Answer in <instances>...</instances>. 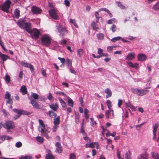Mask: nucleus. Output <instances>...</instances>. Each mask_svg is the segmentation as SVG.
<instances>
[{
  "mask_svg": "<svg viewBox=\"0 0 159 159\" xmlns=\"http://www.w3.org/2000/svg\"><path fill=\"white\" fill-rule=\"evenodd\" d=\"M39 125L38 129L39 132H40L42 135L45 136L47 139H48L49 137L48 134L51 131L50 128L45 127V125L42 120H39Z\"/></svg>",
  "mask_w": 159,
  "mask_h": 159,
  "instance_id": "f257e3e1",
  "label": "nucleus"
},
{
  "mask_svg": "<svg viewBox=\"0 0 159 159\" xmlns=\"http://www.w3.org/2000/svg\"><path fill=\"white\" fill-rule=\"evenodd\" d=\"M39 125L38 129L39 132H40L42 135L45 136L47 139H48L49 137L48 134L51 131L50 128L45 127V125L42 120H39Z\"/></svg>",
  "mask_w": 159,
  "mask_h": 159,
  "instance_id": "f03ea898",
  "label": "nucleus"
},
{
  "mask_svg": "<svg viewBox=\"0 0 159 159\" xmlns=\"http://www.w3.org/2000/svg\"><path fill=\"white\" fill-rule=\"evenodd\" d=\"M26 31L30 34L31 36L33 39H38L40 34V31L37 29L33 28L31 30L30 26L27 30Z\"/></svg>",
  "mask_w": 159,
  "mask_h": 159,
  "instance_id": "7ed1b4c3",
  "label": "nucleus"
},
{
  "mask_svg": "<svg viewBox=\"0 0 159 159\" xmlns=\"http://www.w3.org/2000/svg\"><path fill=\"white\" fill-rule=\"evenodd\" d=\"M17 24L20 28L23 29H25L26 31L31 26L30 23L26 22L23 19H20L17 22Z\"/></svg>",
  "mask_w": 159,
  "mask_h": 159,
  "instance_id": "20e7f679",
  "label": "nucleus"
},
{
  "mask_svg": "<svg viewBox=\"0 0 159 159\" xmlns=\"http://www.w3.org/2000/svg\"><path fill=\"white\" fill-rule=\"evenodd\" d=\"M132 93L137 95L142 96L146 95L148 92L149 90L144 89H140L138 88H132L131 89Z\"/></svg>",
  "mask_w": 159,
  "mask_h": 159,
  "instance_id": "39448f33",
  "label": "nucleus"
},
{
  "mask_svg": "<svg viewBox=\"0 0 159 159\" xmlns=\"http://www.w3.org/2000/svg\"><path fill=\"white\" fill-rule=\"evenodd\" d=\"M51 39L48 34H43L41 39V44L46 46H49L51 43Z\"/></svg>",
  "mask_w": 159,
  "mask_h": 159,
  "instance_id": "423d86ee",
  "label": "nucleus"
},
{
  "mask_svg": "<svg viewBox=\"0 0 159 159\" xmlns=\"http://www.w3.org/2000/svg\"><path fill=\"white\" fill-rule=\"evenodd\" d=\"M3 127L7 129V132H11V129H14L15 128L14 123L10 120L7 121L5 124L2 125Z\"/></svg>",
  "mask_w": 159,
  "mask_h": 159,
  "instance_id": "0eeeda50",
  "label": "nucleus"
},
{
  "mask_svg": "<svg viewBox=\"0 0 159 159\" xmlns=\"http://www.w3.org/2000/svg\"><path fill=\"white\" fill-rule=\"evenodd\" d=\"M11 4V2L10 0H7L4 4L2 5V10L4 11L7 12Z\"/></svg>",
  "mask_w": 159,
  "mask_h": 159,
  "instance_id": "6e6552de",
  "label": "nucleus"
},
{
  "mask_svg": "<svg viewBox=\"0 0 159 159\" xmlns=\"http://www.w3.org/2000/svg\"><path fill=\"white\" fill-rule=\"evenodd\" d=\"M56 26L58 32L60 34V35L63 36L66 33V29L60 24L57 23L56 24Z\"/></svg>",
  "mask_w": 159,
  "mask_h": 159,
  "instance_id": "1a4fd4ad",
  "label": "nucleus"
},
{
  "mask_svg": "<svg viewBox=\"0 0 159 159\" xmlns=\"http://www.w3.org/2000/svg\"><path fill=\"white\" fill-rule=\"evenodd\" d=\"M57 10L54 8H52L49 11V13L50 16L53 19L57 20L58 18V16L56 13Z\"/></svg>",
  "mask_w": 159,
  "mask_h": 159,
  "instance_id": "9d476101",
  "label": "nucleus"
},
{
  "mask_svg": "<svg viewBox=\"0 0 159 159\" xmlns=\"http://www.w3.org/2000/svg\"><path fill=\"white\" fill-rule=\"evenodd\" d=\"M20 64L23 66L25 67L29 68L31 71L32 72L34 70V68L33 66L30 63L25 62L24 61H21Z\"/></svg>",
  "mask_w": 159,
  "mask_h": 159,
  "instance_id": "9b49d317",
  "label": "nucleus"
},
{
  "mask_svg": "<svg viewBox=\"0 0 159 159\" xmlns=\"http://www.w3.org/2000/svg\"><path fill=\"white\" fill-rule=\"evenodd\" d=\"M135 54L134 52L129 53L125 56V59L127 60H132L135 58Z\"/></svg>",
  "mask_w": 159,
  "mask_h": 159,
  "instance_id": "f8f14e48",
  "label": "nucleus"
},
{
  "mask_svg": "<svg viewBox=\"0 0 159 159\" xmlns=\"http://www.w3.org/2000/svg\"><path fill=\"white\" fill-rule=\"evenodd\" d=\"M31 11L34 14H39L42 12V10L38 7L33 6L31 7Z\"/></svg>",
  "mask_w": 159,
  "mask_h": 159,
  "instance_id": "ddd939ff",
  "label": "nucleus"
},
{
  "mask_svg": "<svg viewBox=\"0 0 159 159\" xmlns=\"http://www.w3.org/2000/svg\"><path fill=\"white\" fill-rule=\"evenodd\" d=\"M137 58L139 61H143L146 60L147 59V56L144 54L140 53L138 55Z\"/></svg>",
  "mask_w": 159,
  "mask_h": 159,
  "instance_id": "4468645a",
  "label": "nucleus"
},
{
  "mask_svg": "<svg viewBox=\"0 0 159 159\" xmlns=\"http://www.w3.org/2000/svg\"><path fill=\"white\" fill-rule=\"evenodd\" d=\"M14 112H16L18 114H23L25 115H28L30 113L27 111H25L23 110H18L17 109H15L13 110Z\"/></svg>",
  "mask_w": 159,
  "mask_h": 159,
  "instance_id": "2eb2a0df",
  "label": "nucleus"
},
{
  "mask_svg": "<svg viewBox=\"0 0 159 159\" xmlns=\"http://www.w3.org/2000/svg\"><path fill=\"white\" fill-rule=\"evenodd\" d=\"M127 63L131 67L134 68L136 69H137L139 68V65L137 63L133 64L131 62H127Z\"/></svg>",
  "mask_w": 159,
  "mask_h": 159,
  "instance_id": "dca6fc26",
  "label": "nucleus"
},
{
  "mask_svg": "<svg viewBox=\"0 0 159 159\" xmlns=\"http://www.w3.org/2000/svg\"><path fill=\"white\" fill-rule=\"evenodd\" d=\"M111 113L112 114V117L113 118L114 117L113 111L112 110L109 109V110L107 111L105 113V116L106 118L107 119H108L109 117V116L111 114Z\"/></svg>",
  "mask_w": 159,
  "mask_h": 159,
  "instance_id": "f3484780",
  "label": "nucleus"
},
{
  "mask_svg": "<svg viewBox=\"0 0 159 159\" xmlns=\"http://www.w3.org/2000/svg\"><path fill=\"white\" fill-rule=\"evenodd\" d=\"M30 102L34 108L36 109H39V106L38 103L34 100H31L30 101Z\"/></svg>",
  "mask_w": 159,
  "mask_h": 159,
  "instance_id": "a211bd4d",
  "label": "nucleus"
},
{
  "mask_svg": "<svg viewBox=\"0 0 159 159\" xmlns=\"http://www.w3.org/2000/svg\"><path fill=\"white\" fill-rule=\"evenodd\" d=\"M49 106L51 109L54 111H56L58 108V106L57 103L49 104Z\"/></svg>",
  "mask_w": 159,
  "mask_h": 159,
  "instance_id": "6ab92c4d",
  "label": "nucleus"
},
{
  "mask_svg": "<svg viewBox=\"0 0 159 159\" xmlns=\"http://www.w3.org/2000/svg\"><path fill=\"white\" fill-rule=\"evenodd\" d=\"M57 147V151L59 153H61L62 152V149L61 144L57 142L56 144Z\"/></svg>",
  "mask_w": 159,
  "mask_h": 159,
  "instance_id": "aec40b11",
  "label": "nucleus"
},
{
  "mask_svg": "<svg viewBox=\"0 0 159 159\" xmlns=\"http://www.w3.org/2000/svg\"><path fill=\"white\" fill-rule=\"evenodd\" d=\"M105 92L107 94L106 96L107 98L111 97V96L112 92L111 90L109 88H107L105 90Z\"/></svg>",
  "mask_w": 159,
  "mask_h": 159,
  "instance_id": "412c9836",
  "label": "nucleus"
},
{
  "mask_svg": "<svg viewBox=\"0 0 159 159\" xmlns=\"http://www.w3.org/2000/svg\"><path fill=\"white\" fill-rule=\"evenodd\" d=\"M59 101L64 110H66V105L65 102L60 98H58Z\"/></svg>",
  "mask_w": 159,
  "mask_h": 159,
  "instance_id": "4be33fe9",
  "label": "nucleus"
},
{
  "mask_svg": "<svg viewBox=\"0 0 159 159\" xmlns=\"http://www.w3.org/2000/svg\"><path fill=\"white\" fill-rule=\"evenodd\" d=\"M0 57L2 60L4 62L6 61L7 59L9 58V57L7 55L4 54H2L0 52Z\"/></svg>",
  "mask_w": 159,
  "mask_h": 159,
  "instance_id": "5701e85b",
  "label": "nucleus"
},
{
  "mask_svg": "<svg viewBox=\"0 0 159 159\" xmlns=\"http://www.w3.org/2000/svg\"><path fill=\"white\" fill-rule=\"evenodd\" d=\"M138 159H148V155L146 153L141 154L139 156Z\"/></svg>",
  "mask_w": 159,
  "mask_h": 159,
  "instance_id": "b1692460",
  "label": "nucleus"
},
{
  "mask_svg": "<svg viewBox=\"0 0 159 159\" xmlns=\"http://www.w3.org/2000/svg\"><path fill=\"white\" fill-rule=\"evenodd\" d=\"M19 16L20 11L17 9H15L14 12L13 17L18 19Z\"/></svg>",
  "mask_w": 159,
  "mask_h": 159,
  "instance_id": "393cba45",
  "label": "nucleus"
},
{
  "mask_svg": "<svg viewBox=\"0 0 159 159\" xmlns=\"http://www.w3.org/2000/svg\"><path fill=\"white\" fill-rule=\"evenodd\" d=\"M20 91L23 95L26 94L27 92V89L26 86L25 85L22 86L21 87Z\"/></svg>",
  "mask_w": 159,
  "mask_h": 159,
  "instance_id": "a878e982",
  "label": "nucleus"
},
{
  "mask_svg": "<svg viewBox=\"0 0 159 159\" xmlns=\"http://www.w3.org/2000/svg\"><path fill=\"white\" fill-rule=\"evenodd\" d=\"M158 123H156L155 124L153 129V139H155L156 137V132L157 130V128H158Z\"/></svg>",
  "mask_w": 159,
  "mask_h": 159,
  "instance_id": "bb28decb",
  "label": "nucleus"
},
{
  "mask_svg": "<svg viewBox=\"0 0 159 159\" xmlns=\"http://www.w3.org/2000/svg\"><path fill=\"white\" fill-rule=\"evenodd\" d=\"M152 9L155 11H159V1L157 2L153 6Z\"/></svg>",
  "mask_w": 159,
  "mask_h": 159,
  "instance_id": "cd10ccee",
  "label": "nucleus"
},
{
  "mask_svg": "<svg viewBox=\"0 0 159 159\" xmlns=\"http://www.w3.org/2000/svg\"><path fill=\"white\" fill-rule=\"evenodd\" d=\"M152 157L155 159H159V154L157 153H155L154 152L151 153Z\"/></svg>",
  "mask_w": 159,
  "mask_h": 159,
  "instance_id": "c85d7f7f",
  "label": "nucleus"
},
{
  "mask_svg": "<svg viewBox=\"0 0 159 159\" xmlns=\"http://www.w3.org/2000/svg\"><path fill=\"white\" fill-rule=\"evenodd\" d=\"M11 139V138L8 136H0V139L4 141L6 139L8 140Z\"/></svg>",
  "mask_w": 159,
  "mask_h": 159,
  "instance_id": "c756f323",
  "label": "nucleus"
},
{
  "mask_svg": "<svg viewBox=\"0 0 159 159\" xmlns=\"http://www.w3.org/2000/svg\"><path fill=\"white\" fill-rule=\"evenodd\" d=\"M91 26L94 30L97 31L98 30V28L97 24L95 22H93L92 23Z\"/></svg>",
  "mask_w": 159,
  "mask_h": 159,
  "instance_id": "7c9ffc66",
  "label": "nucleus"
},
{
  "mask_svg": "<svg viewBox=\"0 0 159 159\" xmlns=\"http://www.w3.org/2000/svg\"><path fill=\"white\" fill-rule=\"evenodd\" d=\"M46 159H55L54 157L51 153L47 154L46 155Z\"/></svg>",
  "mask_w": 159,
  "mask_h": 159,
  "instance_id": "2f4dec72",
  "label": "nucleus"
},
{
  "mask_svg": "<svg viewBox=\"0 0 159 159\" xmlns=\"http://www.w3.org/2000/svg\"><path fill=\"white\" fill-rule=\"evenodd\" d=\"M60 117L58 116L57 117L55 118L54 119L53 123L54 125H58L60 123Z\"/></svg>",
  "mask_w": 159,
  "mask_h": 159,
  "instance_id": "473e14b6",
  "label": "nucleus"
},
{
  "mask_svg": "<svg viewBox=\"0 0 159 159\" xmlns=\"http://www.w3.org/2000/svg\"><path fill=\"white\" fill-rule=\"evenodd\" d=\"M116 3L117 4L118 7H120L121 9H125L126 8V7L122 5L120 2L117 1L116 2Z\"/></svg>",
  "mask_w": 159,
  "mask_h": 159,
  "instance_id": "72a5a7b5",
  "label": "nucleus"
},
{
  "mask_svg": "<svg viewBox=\"0 0 159 159\" xmlns=\"http://www.w3.org/2000/svg\"><path fill=\"white\" fill-rule=\"evenodd\" d=\"M48 114L49 116L52 118L55 117L57 116V115L53 111H49Z\"/></svg>",
  "mask_w": 159,
  "mask_h": 159,
  "instance_id": "f704fd0d",
  "label": "nucleus"
},
{
  "mask_svg": "<svg viewBox=\"0 0 159 159\" xmlns=\"http://www.w3.org/2000/svg\"><path fill=\"white\" fill-rule=\"evenodd\" d=\"M89 111L86 108H85L84 110V116L86 119H88L89 118V115L88 113Z\"/></svg>",
  "mask_w": 159,
  "mask_h": 159,
  "instance_id": "c9c22d12",
  "label": "nucleus"
},
{
  "mask_svg": "<svg viewBox=\"0 0 159 159\" xmlns=\"http://www.w3.org/2000/svg\"><path fill=\"white\" fill-rule=\"evenodd\" d=\"M32 157L31 156H22L20 157L19 159H32Z\"/></svg>",
  "mask_w": 159,
  "mask_h": 159,
  "instance_id": "e433bc0d",
  "label": "nucleus"
},
{
  "mask_svg": "<svg viewBox=\"0 0 159 159\" xmlns=\"http://www.w3.org/2000/svg\"><path fill=\"white\" fill-rule=\"evenodd\" d=\"M85 147L86 148H93L94 147V143H87L85 145Z\"/></svg>",
  "mask_w": 159,
  "mask_h": 159,
  "instance_id": "4c0bfd02",
  "label": "nucleus"
},
{
  "mask_svg": "<svg viewBox=\"0 0 159 159\" xmlns=\"http://www.w3.org/2000/svg\"><path fill=\"white\" fill-rule=\"evenodd\" d=\"M97 37L98 39H104V36L103 34L99 33L97 34Z\"/></svg>",
  "mask_w": 159,
  "mask_h": 159,
  "instance_id": "58836bf2",
  "label": "nucleus"
},
{
  "mask_svg": "<svg viewBox=\"0 0 159 159\" xmlns=\"http://www.w3.org/2000/svg\"><path fill=\"white\" fill-rule=\"evenodd\" d=\"M110 29L112 32H115L117 30L116 25H112L110 27Z\"/></svg>",
  "mask_w": 159,
  "mask_h": 159,
  "instance_id": "ea45409f",
  "label": "nucleus"
},
{
  "mask_svg": "<svg viewBox=\"0 0 159 159\" xmlns=\"http://www.w3.org/2000/svg\"><path fill=\"white\" fill-rule=\"evenodd\" d=\"M70 22L72 23L76 27L78 28V25L76 22L75 20V19H70Z\"/></svg>",
  "mask_w": 159,
  "mask_h": 159,
  "instance_id": "a19ab883",
  "label": "nucleus"
},
{
  "mask_svg": "<svg viewBox=\"0 0 159 159\" xmlns=\"http://www.w3.org/2000/svg\"><path fill=\"white\" fill-rule=\"evenodd\" d=\"M36 139L38 141L40 142V143H42L43 142V138L42 137H41L39 136L37 137L36 138Z\"/></svg>",
  "mask_w": 159,
  "mask_h": 159,
  "instance_id": "79ce46f5",
  "label": "nucleus"
},
{
  "mask_svg": "<svg viewBox=\"0 0 159 159\" xmlns=\"http://www.w3.org/2000/svg\"><path fill=\"white\" fill-rule=\"evenodd\" d=\"M116 19L115 18H112L108 20L107 23L109 24H111L115 22Z\"/></svg>",
  "mask_w": 159,
  "mask_h": 159,
  "instance_id": "37998d69",
  "label": "nucleus"
},
{
  "mask_svg": "<svg viewBox=\"0 0 159 159\" xmlns=\"http://www.w3.org/2000/svg\"><path fill=\"white\" fill-rule=\"evenodd\" d=\"M84 50L82 49H80L78 50V53L79 57H81L83 53Z\"/></svg>",
  "mask_w": 159,
  "mask_h": 159,
  "instance_id": "c03bdc74",
  "label": "nucleus"
},
{
  "mask_svg": "<svg viewBox=\"0 0 159 159\" xmlns=\"http://www.w3.org/2000/svg\"><path fill=\"white\" fill-rule=\"evenodd\" d=\"M107 104L109 109H111V102L110 100H108L107 101Z\"/></svg>",
  "mask_w": 159,
  "mask_h": 159,
  "instance_id": "a18cd8bd",
  "label": "nucleus"
},
{
  "mask_svg": "<svg viewBox=\"0 0 159 159\" xmlns=\"http://www.w3.org/2000/svg\"><path fill=\"white\" fill-rule=\"evenodd\" d=\"M121 39V37L120 36L117 37H115L111 39V41L113 42H116L117 41L119 40L120 39Z\"/></svg>",
  "mask_w": 159,
  "mask_h": 159,
  "instance_id": "49530a36",
  "label": "nucleus"
},
{
  "mask_svg": "<svg viewBox=\"0 0 159 159\" xmlns=\"http://www.w3.org/2000/svg\"><path fill=\"white\" fill-rule=\"evenodd\" d=\"M68 105L71 107H73V102L71 99H70L68 101Z\"/></svg>",
  "mask_w": 159,
  "mask_h": 159,
  "instance_id": "de8ad7c7",
  "label": "nucleus"
},
{
  "mask_svg": "<svg viewBox=\"0 0 159 159\" xmlns=\"http://www.w3.org/2000/svg\"><path fill=\"white\" fill-rule=\"evenodd\" d=\"M69 159H76V156L74 153H71L69 155Z\"/></svg>",
  "mask_w": 159,
  "mask_h": 159,
  "instance_id": "09e8293b",
  "label": "nucleus"
},
{
  "mask_svg": "<svg viewBox=\"0 0 159 159\" xmlns=\"http://www.w3.org/2000/svg\"><path fill=\"white\" fill-rule=\"evenodd\" d=\"M32 97L35 99H37L38 98L39 95L36 93H31Z\"/></svg>",
  "mask_w": 159,
  "mask_h": 159,
  "instance_id": "8fccbe9b",
  "label": "nucleus"
},
{
  "mask_svg": "<svg viewBox=\"0 0 159 159\" xmlns=\"http://www.w3.org/2000/svg\"><path fill=\"white\" fill-rule=\"evenodd\" d=\"M55 93L56 94H58L59 95H62L64 96H66V94L64 93L61 92L57 91Z\"/></svg>",
  "mask_w": 159,
  "mask_h": 159,
  "instance_id": "3c124183",
  "label": "nucleus"
},
{
  "mask_svg": "<svg viewBox=\"0 0 159 159\" xmlns=\"http://www.w3.org/2000/svg\"><path fill=\"white\" fill-rule=\"evenodd\" d=\"M10 96L11 94L8 92H6L5 95V98L6 99H8L10 98Z\"/></svg>",
  "mask_w": 159,
  "mask_h": 159,
  "instance_id": "603ef678",
  "label": "nucleus"
},
{
  "mask_svg": "<svg viewBox=\"0 0 159 159\" xmlns=\"http://www.w3.org/2000/svg\"><path fill=\"white\" fill-rule=\"evenodd\" d=\"M15 146L17 148H20L22 146V143L20 142H18L16 143Z\"/></svg>",
  "mask_w": 159,
  "mask_h": 159,
  "instance_id": "864d4df0",
  "label": "nucleus"
},
{
  "mask_svg": "<svg viewBox=\"0 0 159 159\" xmlns=\"http://www.w3.org/2000/svg\"><path fill=\"white\" fill-rule=\"evenodd\" d=\"M66 63L68 65H70L71 66H72V61H70L68 58H67L66 59Z\"/></svg>",
  "mask_w": 159,
  "mask_h": 159,
  "instance_id": "5fc2aeb1",
  "label": "nucleus"
},
{
  "mask_svg": "<svg viewBox=\"0 0 159 159\" xmlns=\"http://www.w3.org/2000/svg\"><path fill=\"white\" fill-rule=\"evenodd\" d=\"M41 71L44 77H46L47 76V74L46 72V70L44 69H41Z\"/></svg>",
  "mask_w": 159,
  "mask_h": 159,
  "instance_id": "6e6d98bb",
  "label": "nucleus"
},
{
  "mask_svg": "<svg viewBox=\"0 0 159 159\" xmlns=\"http://www.w3.org/2000/svg\"><path fill=\"white\" fill-rule=\"evenodd\" d=\"M5 80L6 81H7V82L9 83L10 81V76L7 75H6L5 78Z\"/></svg>",
  "mask_w": 159,
  "mask_h": 159,
  "instance_id": "4d7b16f0",
  "label": "nucleus"
},
{
  "mask_svg": "<svg viewBox=\"0 0 159 159\" xmlns=\"http://www.w3.org/2000/svg\"><path fill=\"white\" fill-rule=\"evenodd\" d=\"M109 10L106 8H101L98 10V12H100L101 11H104L107 12H109Z\"/></svg>",
  "mask_w": 159,
  "mask_h": 159,
  "instance_id": "13d9d810",
  "label": "nucleus"
},
{
  "mask_svg": "<svg viewBox=\"0 0 159 159\" xmlns=\"http://www.w3.org/2000/svg\"><path fill=\"white\" fill-rule=\"evenodd\" d=\"M79 116L77 115H75V122L76 124H78L79 123Z\"/></svg>",
  "mask_w": 159,
  "mask_h": 159,
  "instance_id": "bf43d9fd",
  "label": "nucleus"
},
{
  "mask_svg": "<svg viewBox=\"0 0 159 159\" xmlns=\"http://www.w3.org/2000/svg\"><path fill=\"white\" fill-rule=\"evenodd\" d=\"M96 117L98 118L102 119L104 117V115L102 113H100L98 115L96 116Z\"/></svg>",
  "mask_w": 159,
  "mask_h": 159,
  "instance_id": "052dcab7",
  "label": "nucleus"
},
{
  "mask_svg": "<svg viewBox=\"0 0 159 159\" xmlns=\"http://www.w3.org/2000/svg\"><path fill=\"white\" fill-rule=\"evenodd\" d=\"M6 102L7 103L12 104V100L10 98L7 99Z\"/></svg>",
  "mask_w": 159,
  "mask_h": 159,
  "instance_id": "680f3d73",
  "label": "nucleus"
},
{
  "mask_svg": "<svg viewBox=\"0 0 159 159\" xmlns=\"http://www.w3.org/2000/svg\"><path fill=\"white\" fill-rule=\"evenodd\" d=\"M103 50L101 49L100 48H98V54L100 55H102L103 53H102Z\"/></svg>",
  "mask_w": 159,
  "mask_h": 159,
  "instance_id": "e2e57ef3",
  "label": "nucleus"
},
{
  "mask_svg": "<svg viewBox=\"0 0 159 159\" xmlns=\"http://www.w3.org/2000/svg\"><path fill=\"white\" fill-rule=\"evenodd\" d=\"M58 127V125H54L52 129L53 131V132H55L57 131V129Z\"/></svg>",
  "mask_w": 159,
  "mask_h": 159,
  "instance_id": "0e129e2a",
  "label": "nucleus"
},
{
  "mask_svg": "<svg viewBox=\"0 0 159 159\" xmlns=\"http://www.w3.org/2000/svg\"><path fill=\"white\" fill-rule=\"evenodd\" d=\"M65 4L67 7H68L70 6V3L69 1L68 0H65L64 1Z\"/></svg>",
  "mask_w": 159,
  "mask_h": 159,
  "instance_id": "69168bd1",
  "label": "nucleus"
},
{
  "mask_svg": "<svg viewBox=\"0 0 159 159\" xmlns=\"http://www.w3.org/2000/svg\"><path fill=\"white\" fill-rule=\"evenodd\" d=\"M58 59L60 60L61 62L63 64L65 62V60L64 58H61L60 57H58Z\"/></svg>",
  "mask_w": 159,
  "mask_h": 159,
  "instance_id": "338daca9",
  "label": "nucleus"
},
{
  "mask_svg": "<svg viewBox=\"0 0 159 159\" xmlns=\"http://www.w3.org/2000/svg\"><path fill=\"white\" fill-rule=\"evenodd\" d=\"M100 12H98V11H96L95 13V16H96V18L98 20L99 18V13Z\"/></svg>",
  "mask_w": 159,
  "mask_h": 159,
  "instance_id": "774afa93",
  "label": "nucleus"
}]
</instances>
